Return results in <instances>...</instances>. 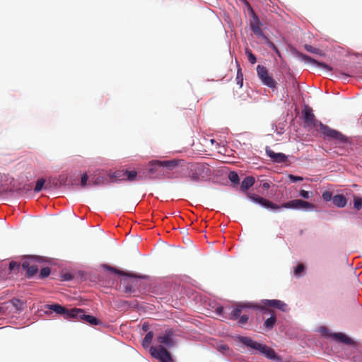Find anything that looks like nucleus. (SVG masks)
<instances>
[{
	"label": "nucleus",
	"mask_w": 362,
	"mask_h": 362,
	"mask_svg": "<svg viewBox=\"0 0 362 362\" xmlns=\"http://www.w3.org/2000/svg\"><path fill=\"white\" fill-rule=\"evenodd\" d=\"M303 122L307 127H320L322 133L328 139H332L338 142V144H345L349 142V139L334 129L330 128L327 125L322 124L321 122L315 119L312 108L306 106L303 111Z\"/></svg>",
	"instance_id": "1"
},
{
	"label": "nucleus",
	"mask_w": 362,
	"mask_h": 362,
	"mask_svg": "<svg viewBox=\"0 0 362 362\" xmlns=\"http://www.w3.org/2000/svg\"><path fill=\"white\" fill-rule=\"evenodd\" d=\"M248 197L254 202L259 204L262 206L270 209L272 210H278L281 207L286 208V209H306V210H313L315 209V205L308 202L302 200V199H294L289 201L288 202L282 204L281 206L277 205L271 201L266 199L263 197H259L255 194L248 195Z\"/></svg>",
	"instance_id": "2"
},
{
	"label": "nucleus",
	"mask_w": 362,
	"mask_h": 362,
	"mask_svg": "<svg viewBox=\"0 0 362 362\" xmlns=\"http://www.w3.org/2000/svg\"><path fill=\"white\" fill-rule=\"evenodd\" d=\"M235 339L237 341L242 343L248 348L262 354L267 358L281 361L280 357L276 354L274 350L267 345L259 343L248 337L238 336Z\"/></svg>",
	"instance_id": "3"
},
{
	"label": "nucleus",
	"mask_w": 362,
	"mask_h": 362,
	"mask_svg": "<svg viewBox=\"0 0 362 362\" xmlns=\"http://www.w3.org/2000/svg\"><path fill=\"white\" fill-rule=\"evenodd\" d=\"M178 164L177 160H152L149 163L148 173L151 177L153 178H163L165 177L164 168L169 170L173 169Z\"/></svg>",
	"instance_id": "4"
},
{
	"label": "nucleus",
	"mask_w": 362,
	"mask_h": 362,
	"mask_svg": "<svg viewBox=\"0 0 362 362\" xmlns=\"http://www.w3.org/2000/svg\"><path fill=\"white\" fill-rule=\"evenodd\" d=\"M257 73L262 83L267 87L275 89L276 88V82L272 76L269 74L267 69L262 65H257Z\"/></svg>",
	"instance_id": "5"
},
{
	"label": "nucleus",
	"mask_w": 362,
	"mask_h": 362,
	"mask_svg": "<svg viewBox=\"0 0 362 362\" xmlns=\"http://www.w3.org/2000/svg\"><path fill=\"white\" fill-rule=\"evenodd\" d=\"M42 258L37 257H30L22 263V268L26 271V276L32 277L37 273L39 268L37 265V262H41Z\"/></svg>",
	"instance_id": "6"
},
{
	"label": "nucleus",
	"mask_w": 362,
	"mask_h": 362,
	"mask_svg": "<svg viewBox=\"0 0 362 362\" xmlns=\"http://www.w3.org/2000/svg\"><path fill=\"white\" fill-rule=\"evenodd\" d=\"M151 355L160 362H173V359L168 351L160 345L158 347L151 346L149 349Z\"/></svg>",
	"instance_id": "7"
},
{
	"label": "nucleus",
	"mask_w": 362,
	"mask_h": 362,
	"mask_svg": "<svg viewBox=\"0 0 362 362\" xmlns=\"http://www.w3.org/2000/svg\"><path fill=\"white\" fill-rule=\"evenodd\" d=\"M45 308L52 310L57 314L61 315L64 319H74L76 308L67 309L59 304L46 305Z\"/></svg>",
	"instance_id": "8"
},
{
	"label": "nucleus",
	"mask_w": 362,
	"mask_h": 362,
	"mask_svg": "<svg viewBox=\"0 0 362 362\" xmlns=\"http://www.w3.org/2000/svg\"><path fill=\"white\" fill-rule=\"evenodd\" d=\"M74 319L82 320L91 325H101L102 322L95 317L90 315H86L82 309L76 308Z\"/></svg>",
	"instance_id": "9"
},
{
	"label": "nucleus",
	"mask_w": 362,
	"mask_h": 362,
	"mask_svg": "<svg viewBox=\"0 0 362 362\" xmlns=\"http://www.w3.org/2000/svg\"><path fill=\"white\" fill-rule=\"evenodd\" d=\"M256 309L262 311L264 313H268L271 315V317L265 320L264 327L267 331L272 329L276 322V317L274 312L272 310L265 308L262 306H256Z\"/></svg>",
	"instance_id": "10"
},
{
	"label": "nucleus",
	"mask_w": 362,
	"mask_h": 362,
	"mask_svg": "<svg viewBox=\"0 0 362 362\" xmlns=\"http://www.w3.org/2000/svg\"><path fill=\"white\" fill-rule=\"evenodd\" d=\"M261 305L265 308H275L281 311H286L287 305L280 300H262Z\"/></svg>",
	"instance_id": "11"
},
{
	"label": "nucleus",
	"mask_w": 362,
	"mask_h": 362,
	"mask_svg": "<svg viewBox=\"0 0 362 362\" xmlns=\"http://www.w3.org/2000/svg\"><path fill=\"white\" fill-rule=\"evenodd\" d=\"M173 332L171 330H167L163 335L159 336L157 338V341L161 346L171 348L174 346L175 342L173 339Z\"/></svg>",
	"instance_id": "12"
},
{
	"label": "nucleus",
	"mask_w": 362,
	"mask_h": 362,
	"mask_svg": "<svg viewBox=\"0 0 362 362\" xmlns=\"http://www.w3.org/2000/svg\"><path fill=\"white\" fill-rule=\"evenodd\" d=\"M243 308H255L256 306L250 303H245L237 305V306L231 311L230 318L237 320L240 317Z\"/></svg>",
	"instance_id": "13"
},
{
	"label": "nucleus",
	"mask_w": 362,
	"mask_h": 362,
	"mask_svg": "<svg viewBox=\"0 0 362 362\" xmlns=\"http://www.w3.org/2000/svg\"><path fill=\"white\" fill-rule=\"evenodd\" d=\"M267 155L276 163H284L287 160V156L283 153H275L269 147L266 148Z\"/></svg>",
	"instance_id": "14"
},
{
	"label": "nucleus",
	"mask_w": 362,
	"mask_h": 362,
	"mask_svg": "<svg viewBox=\"0 0 362 362\" xmlns=\"http://www.w3.org/2000/svg\"><path fill=\"white\" fill-rule=\"evenodd\" d=\"M300 57L303 60H304L306 62H309L310 64L317 65V66H320L323 69H325L328 71L332 70V68L331 66H329V65L326 64L324 62H320L313 59L312 57H310L308 55H306L305 54H300Z\"/></svg>",
	"instance_id": "15"
},
{
	"label": "nucleus",
	"mask_w": 362,
	"mask_h": 362,
	"mask_svg": "<svg viewBox=\"0 0 362 362\" xmlns=\"http://www.w3.org/2000/svg\"><path fill=\"white\" fill-rule=\"evenodd\" d=\"M261 23L257 17L254 18V21L251 23L250 27L252 31L258 36L265 37L261 29Z\"/></svg>",
	"instance_id": "16"
},
{
	"label": "nucleus",
	"mask_w": 362,
	"mask_h": 362,
	"mask_svg": "<svg viewBox=\"0 0 362 362\" xmlns=\"http://www.w3.org/2000/svg\"><path fill=\"white\" fill-rule=\"evenodd\" d=\"M332 337L337 340V341H339L340 342H342L345 344H353V341L351 339H350L349 337H347L346 334H343V333H334V334H332Z\"/></svg>",
	"instance_id": "17"
},
{
	"label": "nucleus",
	"mask_w": 362,
	"mask_h": 362,
	"mask_svg": "<svg viewBox=\"0 0 362 362\" xmlns=\"http://www.w3.org/2000/svg\"><path fill=\"white\" fill-rule=\"evenodd\" d=\"M333 204L339 208H343L346 205L347 201L343 194H337L332 198Z\"/></svg>",
	"instance_id": "18"
},
{
	"label": "nucleus",
	"mask_w": 362,
	"mask_h": 362,
	"mask_svg": "<svg viewBox=\"0 0 362 362\" xmlns=\"http://www.w3.org/2000/svg\"><path fill=\"white\" fill-rule=\"evenodd\" d=\"M102 267L103 269H106V270H108L110 272H113L115 274H117L118 275H120V276H130V277H136V275H134V274H129V273H127L126 272L119 270V269H116L115 267H111V266H110L108 264H103Z\"/></svg>",
	"instance_id": "19"
},
{
	"label": "nucleus",
	"mask_w": 362,
	"mask_h": 362,
	"mask_svg": "<svg viewBox=\"0 0 362 362\" xmlns=\"http://www.w3.org/2000/svg\"><path fill=\"white\" fill-rule=\"evenodd\" d=\"M127 175V170H119L114 172L110 178L115 180H125Z\"/></svg>",
	"instance_id": "20"
},
{
	"label": "nucleus",
	"mask_w": 362,
	"mask_h": 362,
	"mask_svg": "<svg viewBox=\"0 0 362 362\" xmlns=\"http://www.w3.org/2000/svg\"><path fill=\"white\" fill-rule=\"evenodd\" d=\"M255 183V179L252 177H246L241 183V189L243 190H247L251 187Z\"/></svg>",
	"instance_id": "21"
},
{
	"label": "nucleus",
	"mask_w": 362,
	"mask_h": 362,
	"mask_svg": "<svg viewBox=\"0 0 362 362\" xmlns=\"http://www.w3.org/2000/svg\"><path fill=\"white\" fill-rule=\"evenodd\" d=\"M106 182H107V178L105 177L99 175L97 177L92 178L90 182L88 183V185H90L91 183H93V185L98 186V185H105L106 183Z\"/></svg>",
	"instance_id": "22"
},
{
	"label": "nucleus",
	"mask_w": 362,
	"mask_h": 362,
	"mask_svg": "<svg viewBox=\"0 0 362 362\" xmlns=\"http://www.w3.org/2000/svg\"><path fill=\"white\" fill-rule=\"evenodd\" d=\"M153 337V332H148L146 334V336L143 340V342H142L143 346L145 348L148 347L150 345V344L151 343Z\"/></svg>",
	"instance_id": "23"
},
{
	"label": "nucleus",
	"mask_w": 362,
	"mask_h": 362,
	"mask_svg": "<svg viewBox=\"0 0 362 362\" xmlns=\"http://www.w3.org/2000/svg\"><path fill=\"white\" fill-rule=\"evenodd\" d=\"M11 303L16 309L17 311H21L23 310V303L21 300L13 298L11 300Z\"/></svg>",
	"instance_id": "24"
},
{
	"label": "nucleus",
	"mask_w": 362,
	"mask_h": 362,
	"mask_svg": "<svg viewBox=\"0 0 362 362\" xmlns=\"http://www.w3.org/2000/svg\"><path fill=\"white\" fill-rule=\"evenodd\" d=\"M304 47L308 52H309L310 53H314V54H317L319 55L324 54L323 52L321 49H320L318 48L313 47L311 45H305Z\"/></svg>",
	"instance_id": "25"
},
{
	"label": "nucleus",
	"mask_w": 362,
	"mask_h": 362,
	"mask_svg": "<svg viewBox=\"0 0 362 362\" xmlns=\"http://www.w3.org/2000/svg\"><path fill=\"white\" fill-rule=\"evenodd\" d=\"M354 207L359 211L362 208V198L354 195Z\"/></svg>",
	"instance_id": "26"
},
{
	"label": "nucleus",
	"mask_w": 362,
	"mask_h": 362,
	"mask_svg": "<svg viewBox=\"0 0 362 362\" xmlns=\"http://www.w3.org/2000/svg\"><path fill=\"white\" fill-rule=\"evenodd\" d=\"M245 54L247 57L248 61L252 64H255L257 62V58L255 54L248 48L245 49Z\"/></svg>",
	"instance_id": "27"
},
{
	"label": "nucleus",
	"mask_w": 362,
	"mask_h": 362,
	"mask_svg": "<svg viewBox=\"0 0 362 362\" xmlns=\"http://www.w3.org/2000/svg\"><path fill=\"white\" fill-rule=\"evenodd\" d=\"M237 84L240 86V87L243 86V74L242 73L241 69L239 66L237 71V76L235 78Z\"/></svg>",
	"instance_id": "28"
},
{
	"label": "nucleus",
	"mask_w": 362,
	"mask_h": 362,
	"mask_svg": "<svg viewBox=\"0 0 362 362\" xmlns=\"http://www.w3.org/2000/svg\"><path fill=\"white\" fill-rule=\"evenodd\" d=\"M45 183V180L43 178L38 179L36 182V185L34 189L35 192H39L42 189V187Z\"/></svg>",
	"instance_id": "29"
},
{
	"label": "nucleus",
	"mask_w": 362,
	"mask_h": 362,
	"mask_svg": "<svg viewBox=\"0 0 362 362\" xmlns=\"http://www.w3.org/2000/svg\"><path fill=\"white\" fill-rule=\"evenodd\" d=\"M229 180L234 184L239 182V176L235 172H230L228 175Z\"/></svg>",
	"instance_id": "30"
},
{
	"label": "nucleus",
	"mask_w": 362,
	"mask_h": 362,
	"mask_svg": "<svg viewBox=\"0 0 362 362\" xmlns=\"http://www.w3.org/2000/svg\"><path fill=\"white\" fill-rule=\"evenodd\" d=\"M126 175L125 180L132 181L136 178V177L137 175V173L134 170H132V171L127 170V175Z\"/></svg>",
	"instance_id": "31"
},
{
	"label": "nucleus",
	"mask_w": 362,
	"mask_h": 362,
	"mask_svg": "<svg viewBox=\"0 0 362 362\" xmlns=\"http://www.w3.org/2000/svg\"><path fill=\"white\" fill-rule=\"evenodd\" d=\"M50 274V269L49 267H44L41 269L40 273V278H47Z\"/></svg>",
	"instance_id": "32"
},
{
	"label": "nucleus",
	"mask_w": 362,
	"mask_h": 362,
	"mask_svg": "<svg viewBox=\"0 0 362 362\" xmlns=\"http://www.w3.org/2000/svg\"><path fill=\"white\" fill-rule=\"evenodd\" d=\"M266 39V44L271 47L279 56H280V52L278 49V48L276 47V45L271 42L269 40H268L266 37H264Z\"/></svg>",
	"instance_id": "33"
},
{
	"label": "nucleus",
	"mask_w": 362,
	"mask_h": 362,
	"mask_svg": "<svg viewBox=\"0 0 362 362\" xmlns=\"http://www.w3.org/2000/svg\"><path fill=\"white\" fill-rule=\"evenodd\" d=\"M322 199L326 201V202H329L330 200H332V194L331 192L329 191H325L322 193Z\"/></svg>",
	"instance_id": "34"
},
{
	"label": "nucleus",
	"mask_w": 362,
	"mask_h": 362,
	"mask_svg": "<svg viewBox=\"0 0 362 362\" xmlns=\"http://www.w3.org/2000/svg\"><path fill=\"white\" fill-rule=\"evenodd\" d=\"M88 179V177L86 173H84L82 175L81 178V185L83 187H85L86 186L88 185V183H87Z\"/></svg>",
	"instance_id": "35"
},
{
	"label": "nucleus",
	"mask_w": 362,
	"mask_h": 362,
	"mask_svg": "<svg viewBox=\"0 0 362 362\" xmlns=\"http://www.w3.org/2000/svg\"><path fill=\"white\" fill-rule=\"evenodd\" d=\"M304 269H305V267H304L303 264H298L295 269V272H294L296 276H300L301 274V273L304 271Z\"/></svg>",
	"instance_id": "36"
},
{
	"label": "nucleus",
	"mask_w": 362,
	"mask_h": 362,
	"mask_svg": "<svg viewBox=\"0 0 362 362\" xmlns=\"http://www.w3.org/2000/svg\"><path fill=\"white\" fill-rule=\"evenodd\" d=\"M288 178H289L290 181L292 182H298V181H302L303 180V178L302 177L296 176V175H288Z\"/></svg>",
	"instance_id": "37"
},
{
	"label": "nucleus",
	"mask_w": 362,
	"mask_h": 362,
	"mask_svg": "<svg viewBox=\"0 0 362 362\" xmlns=\"http://www.w3.org/2000/svg\"><path fill=\"white\" fill-rule=\"evenodd\" d=\"M299 193H300V195L302 197L305 198V199H309V198H310V194H312V192H309L305 191V190H304V189H301V190H300V192H299Z\"/></svg>",
	"instance_id": "38"
},
{
	"label": "nucleus",
	"mask_w": 362,
	"mask_h": 362,
	"mask_svg": "<svg viewBox=\"0 0 362 362\" xmlns=\"http://www.w3.org/2000/svg\"><path fill=\"white\" fill-rule=\"evenodd\" d=\"M20 268V264H17V262H13V261H11L10 263H9V269L11 271H13L16 269H19Z\"/></svg>",
	"instance_id": "39"
},
{
	"label": "nucleus",
	"mask_w": 362,
	"mask_h": 362,
	"mask_svg": "<svg viewBox=\"0 0 362 362\" xmlns=\"http://www.w3.org/2000/svg\"><path fill=\"white\" fill-rule=\"evenodd\" d=\"M189 179L192 182H198L200 180L199 175L197 173H193L189 175Z\"/></svg>",
	"instance_id": "40"
},
{
	"label": "nucleus",
	"mask_w": 362,
	"mask_h": 362,
	"mask_svg": "<svg viewBox=\"0 0 362 362\" xmlns=\"http://www.w3.org/2000/svg\"><path fill=\"white\" fill-rule=\"evenodd\" d=\"M248 319H249V317H248L247 315H243L240 316V318L238 322L240 325H244V324H245L248 321Z\"/></svg>",
	"instance_id": "41"
},
{
	"label": "nucleus",
	"mask_w": 362,
	"mask_h": 362,
	"mask_svg": "<svg viewBox=\"0 0 362 362\" xmlns=\"http://www.w3.org/2000/svg\"><path fill=\"white\" fill-rule=\"evenodd\" d=\"M320 332L321 333H322L323 334L326 335V336H329V334L328 333L329 332V330L327 327H321L320 328ZM330 336H332V334H330Z\"/></svg>",
	"instance_id": "42"
},
{
	"label": "nucleus",
	"mask_w": 362,
	"mask_h": 362,
	"mask_svg": "<svg viewBox=\"0 0 362 362\" xmlns=\"http://www.w3.org/2000/svg\"><path fill=\"white\" fill-rule=\"evenodd\" d=\"M134 288L132 287V285L129 284V283H127V286H126V288H125V291L126 292H132L134 291Z\"/></svg>",
	"instance_id": "43"
},
{
	"label": "nucleus",
	"mask_w": 362,
	"mask_h": 362,
	"mask_svg": "<svg viewBox=\"0 0 362 362\" xmlns=\"http://www.w3.org/2000/svg\"><path fill=\"white\" fill-rule=\"evenodd\" d=\"M6 313L5 308L4 306H0V316L4 315Z\"/></svg>",
	"instance_id": "44"
},
{
	"label": "nucleus",
	"mask_w": 362,
	"mask_h": 362,
	"mask_svg": "<svg viewBox=\"0 0 362 362\" xmlns=\"http://www.w3.org/2000/svg\"><path fill=\"white\" fill-rule=\"evenodd\" d=\"M148 329V325L146 323H144L142 326V329L146 332Z\"/></svg>",
	"instance_id": "45"
},
{
	"label": "nucleus",
	"mask_w": 362,
	"mask_h": 362,
	"mask_svg": "<svg viewBox=\"0 0 362 362\" xmlns=\"http://www.w3.org/2000/svg\"><path fill=\"white\" fill-rule=\"evenodd\" d=\"M263 187L265 189H268L269 187V184L267 182H265L263 184Z\"/></svg>",
	"instance_id": "46"
},
{
	"label": "nucleus",
	"mask_w": 362,
	"mask_h": 362,
	"mask_svg": "<svg viewBox=\"0 0 362 362\" xmlns=\"http://www.w3.org/2000/svg\"><path fill=\"white\" fill-rule=\"evenodd\" d=\"M70 278H71L70 275H67V274L65 275V279H69Z\"/></svg>",
	"instance_id": "47"
},
{
	"label": "nucleus",
	"mask_w": 362,
	"mask_h": 362,
	"mask_svg": "<svg viewBox=\"0 0 362 362\" xmlns=\"http://www.w3.org/2000/svg\"><path fill=\"white\" fill-rule=\"evenodd\" d=\"M222 349H228V347L227 346H222Z\"/></svg>",
	"instance_id": "48"
},
{
	"label": "nucleus",
	"mask_w": 362,
	"mask_h": 362,
	"mask_svg": "<svg viewBox=\"0 0 362 362\" xmlns=\"http://www.w3.org/2000/svg\"><path fill=\"white\" fill-rule=\"evenodd\" d=\"M247 4L248 5V7H249L250 9H252V8H251V7H250V5L248 3H247Z\"/></svg>",
	"instance_id": "49"
}]
</instances>
